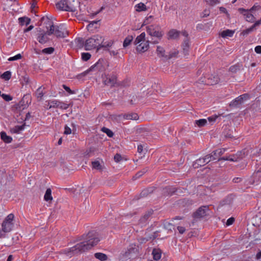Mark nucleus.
<instances>
[{
  "mask_svg": "<svg viewBox=\"0 0 261 261\" xmlns=\"http://www.w3.org/2000/svg\"><path fill=\"white\" fill-rule=\"evenodd\" d=\"M156 54L158 57L164 60H167L168 55L166 54L164 48L161 46H157Z\"/></svg>",
  "mask_w": 261,
  "mask_h": 261,
  "instance_id": "2eb2a0df",
  "label": "nucleus"
},
{
  "mask_svg": "<svg viewBox=\"0 0 261 261\" xmlns=\"http://www.w3.org/2000/svg\"><path fill=\"white\" fill-rule=\"evenodd\" d=\"M21 58H22V56L21 55V54H18L14 57H10V58H9L8 60L9 61H15V60L20 59Z\"/></svg>",
  "mask_w": 261,
  "mask_h": 261,
  "instance_id": "5fc2aeb1",
  "label": "nucleus"
},
{
  "mask_svg": "<svg viewBox=\"0 0 261 261\" xmlns=\"http://www.w3.org/2000/svg\"><path fill=\"white\" fill-rule=\"evenodd\" d=\"M133 39V37L132 36H127L125 38V39L123 41V47H126L127 46H128L130 44V43L132 42Z\"/></svg>",
  "mask_w": 261,
  "mask_h": 261,
  "instance_id": "473e14b6",
  "label": "nucleus"
},
{
  "mask_svg": "<svg viewBox=\"0 0 261 261\" xmlns=\"http://www.w3.org/2000/svg\"><path fill=\"white\" fill-rule=\"evenodd\" d=\"M240 67L239 65L231 66L229 68L230 71L233 73L237 72L238 71L240 70Z\"/></svg>",
  "mask_w": 261,
  "mask_h": 261,
  "instance_id": "09e8293b",
  "label": "nucleus"
},
{
  "mask_svg": "<svg viewBox=\"0 0 261 261\" xmlns=\"http://www.w3.org/2000/svg\"><path fill=\"white\" fill-rule=\"evenodd\" d=\"M1 96L6 101H9L12 99V97L10 95L2 94Z\"/></svg>",
  "mask_w": 261,
  "mask_h": 261,
  "instance_id": "6e6d98bb",
  "label": "nucleus"
},
{
  "mask_svg": "<svg viewBox=\"0 0 261 261\" xmlns=\"http://www.w3.org/2000/svg\"><path fill=\"white\" fill-rule=\"evenodd\" d=\"M123 118L127 120H138L139 119V116L137 113H130L124 114Z\"/></svg>",
  "mask_w": 261,
  "mask_h": 261,
  "instance_id": "393cba45",
  "label": "nucleus"
},
{
  "mask_svg": "<svg viewBox=\"0 0 261 261\" xmlns=\"http://www.w3.org/2000/svg\"><path fill=\"white\" fill-rule=\"evenodd\" d=\"M153 210H150L146 212L144 215L141 217L139 221V224L141 226V227L146 225L149 218L153 214Z\"/></svg>",
  "mask_w": 261,
  "mask_h": 261,
  "instance_id": "f8f14e48",
  "label": "nucleus"
},
{
  "mask_svg": "<svg viewBox=\"0 0 261 261\" xmlns=\"http://www.w3.org/2000/svg\"><path fill=\"white\" fill-rule=\"evenodd\" d=\"M178 54V51L177 50H174L170 51L168 54L167 58V60H169L172 58L176 57Z\"/></svg>",
  "mask_w": 261,
  "mask_h": 261,
  "instance_id": "e433bc0d",
  "label": "nucleus"
},
{
  "mask_svg": "<svg viewBox=\"0 0 261 261\" xmlns=\"http://www.w3.org/2000/svg\"><path fill=\"white\" fill-rule=\"evenodd\" d=\"M218 117H219V116H218V115H214V116L209 117L208 118V120L210 122H215L216 121V119L218 118Z\"/></svg>",
  "mask_w": 261,
  "mask_h": 261,
  "instance_id": "680f3d73",
  "label": "nucleus"
},
{
  "mask_svg": "<svg viewBox=\"0 0 261 261\" xmlns=\"http://www.w3.org/2000/svg\"><path fill=\"white\" fill-rule=\"evenodd\" d=\"M44 199L46 201H51L53 200L51 190L50 188L47 189L44 196Z\"/></svg>",
  "mask_w": 261,
  "mask_h": 261,
  "instance_id": "bb28decb",
  "label": "nucleus"
},
{
  "mask_svg": "<svg viewBox=\"0 0 261 261\" xmlns=\"http://www.w3.org/2000/svg\"><path fill=\"white\" fill-rule=\"evenodd\" d=\"M177 229L180 234L184 233L186 231L185 228L182 226H178Z\"/></svg>",
  "mask_w": 261,
  "mask_h": 261,
  "instance_id": "774afa93",
  "label": "nucleus"
},
{
  "mask_svg": "<svg viewBox=\"0 0 261 261\" xmlns=\"http://www.w3.org/2000/svg\"><path fill=\"white\" fill-rule=\"evenodd\" d=\"M220 81L219 77L217 75H211L207 79V85H215L217 84Z\"/></svg>",
  "mask_w": 261,
  "mask_h": 261,
  "instance_id": "412c9836",
  "label": "nucleus"
},
{
  "mask_svg": "<svg viewBox=\"0 0 261 261\" xmlns=\"http://www.w3.org/2000/svg\"><path fill=\"white\" fill-rule=\"evenodd\" d=\"M234 222V218L233 217H231L229 218L226 222V225L227 226L230 225L233 223Z\"/></svg>",
  "mask_w": 261,
  "mask_h": 261,
  "instance_id": "e2e57ef3",
  "label": "nucleus"
},
{
  "mask_svg": "<svg viewBox=\"0 0 261 261\" xmlns=\"http://www.w3.org/2000/svg\"><path fill=\"white\" fill-rule=\"evenodd\" d=\"M94 256L96 258L98 259L101 261L106 260L108 258L106 254L100 252L95 253Z\"/></svg>",
  "mask_w": 261,
  "mask_h": 261,
  "instance_id": "c756f323",
  "label": "nucleus"
},
{
  "mask_svg": "<svg viewBox=\"0 0 261 261\" xmlns=\"http://www.w3.org/2000/svg\"><path fill=\"white\" fill-rule=\"evenodd\" d=\"M183 54L187 56L189 54L190 48V39H185L181 45Z\"/></svg>",
  "mask_w": 261,
  "mask_h": 261,
  "instance_id": "f3484780",
  "label": "nucleus"
},
{
  "mask_svg": "<svg viewBox=\"0 0 261 261\" xmlns=\"http://www.w3.org/2000/svg\"><path fill=\"white\" fill-rule=\"evenodd\" d=\"M209 208L208 206H202L200 207L195 213L193 216L195 219H200L207 215Z\"/></svg>",
  "mask_w": 261,
  "mask_h": 261,
  "instance_id": "6e6552de",
  "label": "nucleus"
},
{
  "mask_svg": "<svg viewBox=\"0 0 261 261\" xmlns=\"http://www.w3.org/2000/svg\"><path fill=\"white\" fill-rule=\"evenodd\" d=\"M92 168L96 170H101L102 166L98 161H95L92 162Z\"/></svg>",
  "mask_w": 261,
  "mask_h": 261,
  "instance_id": "4c0bfd02",
  "label": "nucleus"
},
{
  "mask_svg": "<svg viewBox=\"0 0 261 261\" xmlns=\"http://www.w3.org/2000/svg\"><path fill=\"white\" fill-rule=\"evenodd\" d=\"M164 228L168 230H172V228H173V225L170 222H166L164 224Z\"/></svg>",
  "mask_w": 261,
  "mask_h": 261,
  "instance_id": "864d4df0",
  "label": "nucleus"
},
{
  "mask_svg": "<svg viewBox=\"0 0 261 261\" xmlns=\"http://www.w3.org/2000/svg\"><path fill=\"white\" fill-rule=\"evenodd\" d=\"M217 153V151L214 150L211 153L208 154L209 158L210 159H211V161H214V160H218V159H220V156Z\"/></svg>",
  "mask_w": 261,
  "mask_h": 261,
  "instance_id": "c9c22d12",
  "label": "nucleus"
},
{
  "mask_svg": "<svg viewBox=\"0 0 261 261\" xmlns=\"http://www.w3.org/2000/svg\"><path fill=\"white\" fill-rule=\"evenodd\" d=\"M114 159L116 162H119L121 160L122 157L120 154L117 153L115 155Z\"/></svg>",
  "mask_w": 261,
  "mask_h": 261,
  "instance_id": "bf43d9fd",
  "label": "nucleus"
},
{
  "mask_svg": "<svg viewBox=\"0 0 261 261\" xmlns=\"http://www.w3.org/2000/svg\"><path fill=\"white\" fill-rule=\"evenodd\" d=\"M146 31L149 35L156 37L159 40H160L164 35V32L160 28L154 27L153 25L148 26Z\"/></svg>",
  "mask_w": 261,
  "mask_h": 261,
  "instance_id": "423d86ee",
  "label": "nucleus"
},
{
  "mask_svg": "<svg viewBox=\"0 0 261 261\" xmlns=\"http://www.w3.org/2000/svg\"><path fill=\"white\" fill-rule=\"evenodd\" d=\"M54 50H55L54 48H53L52 47H47V48H45L43 49L42 50V53L43 54H51L54 53Z\"/></svg>",
  "mask_w": 261,
  "mask_h": 261,
  "instance_id": "37998d69",
  "label": "nucleus"
},
{
  "mask_svg": "<svg viewBox=\"0 0 261 261\" xmlns=\"http://www.w3.org/2000/svg\"><path fill=\"white\" fill-rule=\"evenodd\" d=\"M216 150L217 152V153H218L219 156L220 157V156L221 155H222L224 153V152L225 151V149H224V148H220V149H217Z\"/></svg>",
  "mask_w": 261,
  "mask_h": 261,
  "instance_id": "0e129e2a",
  "label": "nucleus"
},
{
  "mask_svg": "<svg viewBox=\"0 0 261 261\" xmlns=\"http://www.w3.org/2000/svg\"><path fill=\"white\" fill-rule=\"evenodd\" d=\"M64 134L68 135L71 133V130L68 126H66L65 127Z\"/></svg>",
  "mask_w": 261,
  "mask_h": 261,
  "instance_id": "338daca9",
  "label": "nucleus"
},
{
  "mask_svg": "<svg viewBox=\"0 0 261 261\" xmlns=\"http://www.w3.org/2000/svg\"><path fill=\"white\" fill-rule=\"evenodd\" d=\"M63 88L65 89V90L69 94H73L75 93V91L74 90H72L70 89V88L67 86L65 85H62Z\"/></svg>",
  "mask_w": 261,
  "mask_h": 261,
  "instance_id": "603ef678",
  "label": "nucleus"
},
{
  "mask_svg": "<svg viewBox=\"0 0 261 261\" xmlns=\"http://www.w3.org/2000/svg\"><path fill=\"white\" fill-rule=\"evenodd\" d=\"M1 76L2 79H4L5 80L8 81L10 80L11 78V73L9 71H7L3 73Z\"/></svg>",
  "mask_w": 261,
  "mask_h": 261,
  "instance_id": "58836bf2",
  "label": "nucleus"
},
{
  "mask_svg": "<svg viewBox=\"0 0 261 261\" xmlns=\"http://www.w3.org/2000/svg\"><path fill=\"white\" fill-rule=\"evenodd\" d=\"M58 38H65L68 35V32L64 25L56 26L55 34Z\"/></svg>",
  "mask_w": 261,
  "mask_h": 261,
  "instance_id": "9b49d317",
  "label": "nucleus"
},
{
  "mask_svg": "<svg viewBox=\"0 0 261 261\" xmlns=\"http://www.w3.org/2000/svg\"><path fill=\"white\" fill-rule=\"evenodd\" d=\"M103 39L102 37L99 35H96L92 36L91 38L87 39L85 42V49L86 50H90L92 49L97 48L99 49L100 45L102 43Z\"/></svg>",
  "mask_w": 261,
  "mask_h": 261,
  "instance_id": "f03ea898",
  "label": "nucleus"
},
{
  "mask_svg": "<svg viewBox=\"0 0 261 261\" xmlns=\"http://www.w3.org/2000/svg\"><path fill=\"white\" fill-rule=\"evenodd\" d=\"M147 171V169L144 168L143 170L138 172L135 176H134L132 178V179L135 180L137 179L140 178L145 173H146Z\"/></svg>",
  "mask_w": 261,
  "mask_h": 261,
  "instance_id": "2f4dec72",
  "label": "nucleus"
},
{
  "mask_svg": "<svg viewBox=\"0 0 261 261\" xmlns=\"http://www.w3.org/2000/svg\"><path fill=\"white\" fill-rule=\"evenodd\" d=\"M85 41L83 38L79 37L75 39V43L76 46L80 48L85 46Z\"/></svg>",
  "mask_w": 261,
  "mask_h": 261,
  "instance_id": "7c9ffc66",
  "label": "nucleus"
},
{
  "mask_svg": "<svg viewBox=\"0 0 261 261\" xmlns=\"http://www.w3.org/2000/svg\"><path fill=\"white\" fill-rule=\"evenodd\" d=\"M101 130L105 133L109 137H112L114 135V133L112 130L105 127H102Z\"/></svg>",
  "mask_w": 261,
  "mask_h": 261,
  "instance_id": "79ce46f5",
  "label": "nucleus"
},
{
  "mask_svg": "<svg viewBox=\"0 0 261 261\" xmlns=\"http://www.w3.org/2000/svg\"><path fill=\"white\" fill-rule=\"evenodd\" d=\"M180 32L176 30L172 29L169 31L168 33V39H178Z\"/></svg>",
  "mask_w": 261,
  "mask_h": 261,
  "instance_id": "6ab92c4d",
  "label": "nucleus"
},
{
  "mask_svg": "<svg viewBox=\"0 0 261 261\" xmlns=\"http://www.w3.org/2000/svg\"><path fill=\"white\" fill-rule=\"evenodd\" d=\"M176 189L173 187H167L162 190V194L164 196L172 195L176 191Z\"/></svg>",
  "mask_w": 261,
  "mask_h": 261,
  "instance_id": "a211bd4d",
  "label": "nucleus"
},
{
  "mask_svg": "<svg viewBox=\"0 0 261 261\" xmlns=\"http://www.w3.org/2000/svg\"><path fill=\"white\" fill-rule=\"evenodd\" d=\"M238 11L245 16L246 20L249 22H253L255 20V17L250 13L249 10H245L244 8H239Z\"/></svg>",
  "mask_w": 261,
  "mask_h": 261,
  "instance_id": "4468645a",
  "label": "nucleus"
},
{
  "mask_svg": "<svg viewBox=\"0 0 261 261\" xmlns=\"http://www.w3.org/2000/svg\"><path fill=\"white\" fill-rule=\"evenodd\" d=\"M103 61L99 60L96 64L92 66L88 70L86 71L88 73L91 71L95 70L102 71L104 70V67L102 65Z\"/></svg>",
  "mask_w": 261,
  "mask_h": 261,
  "instance_id": "dca6fc26",
  "label": "nucleus"
},
{
  "mask_svg": "<svg viewBox=\"0 0 261 261\" xmlns=\"http://www.w3.org/2000/svg\"><path fill=\"white\" fill-rule=\"evenodd\" d=\"M111 45H112L111 42H109L107 44L105 43H103V42H102L101 43V44L100 45V47L106 48V47L111 46Z\"/></svg>",
  "mask_w": 261,
  "mask_h": 261,
  "instance_id": "69168bd1",
  "label": "nucleus"
},
{
  "mask_svg": "<svg viewBox=\"0 0 261 261\" xmlns=\"http://www.w3.org/2000/svg\"><path fill=\"white\" fill-rule=\"evenodd\" d=\"M25 123L21 125H16L13 128H11V132L15 134H19L21 130L24 129L25 127Z\"/></svg>",
  "mask_w": 261,
  "mask_h": 261,
  "instance_id": "a878e982",
  "label": "nucleus"
},
{
  "mask_svg": "<svg viewBox=\"0 0 261 261\" xmlns=\"http://www.w3.org/2000/svg\"><path fill=\"white\" fill-rule=\"evenodd\" d=\"M42 87H40L38 88L35 93L36 96L38 99V101H40L42 99V97L44 95V93L43 91L41 90Z\"/></svg>",
  "mask_w": 261,
  "mask_h": 261,
  "instance_id": "72a5a7b5",
  "label": "nucleus"
},
{
  "mask_svg": "<svg viewBox=\"0 0 261 261\" xmlns=\"http://www.w3.org/2000/svg\"><path fill=\"white\" fill-rule=\"evenodd\" d=\"M249 150L246 149H243L241 151H238L236 154V156L238 157V160L242 159L248 154Z\"/></svg>",
  "mask_w": 261,
  "mask_h": 261,
  "instance_id": "b1692460",
  "label": "nucleus"
},
{
  "mask_svg": "<svg viewBox=\"0 0 261 261\" xmlns=\"http://www.w3.org/2000/svg\"><path fill=\"white\" fill-rule=\"evenodd\" d=\"M14 216L12 214H9L5 219L2 223V230L4 232H10L13 227V223L12 222Z\"/></svg>",
  "mask_w": 261,
  "mask_h": 261,
  "instance_id": "39448f33",
  "label": "nucleus"
},
{
  "mask_svg": "<svg viewBox=\"0 0 261 261\" xmlns=\"http://www.w3.org/2000/svg\"><path fill=\"white\" fill-rule=\"evenodd\" d=\"M249 95L248 94H244L237 97L232 100L229 104V106L233 108L238 107L244 102L245 101L248 99Z\"/></svg>",
  "mask_w": 261,
  "mask_h": 261,
  "instance_id": "0eeeda50",
  "label": "nucleus"
},
{
  "mask_svg": "<svg viewBox=\"0 0 261 261\" xmlns=\"http://www.w3.org/2000/svg\"><path fill=\"white\" fill-rule=\"evenodd\" d=\"M20 25H23L24 24L28 25L31 22V19L27 17H20L18 19Z\"/></svg>",
  "mask_w": 261,
  "mask_h": 261,
  "instance_id": "cd10ccee",
  "label": "nucleus"
},
{
  "mask_svg": "<svg viewBox=\"0 0 261 261\" xmlns=\"http://www.w3.org/2000/svg\"><path fill=\"white\" fill-rule=\"evenodd\" d=\"M207 4L211 6H214L216 4H219L220 3L219 0H203Z\"/></svg>",
  "mask_w": 261,
  "mask_h": 261,
  "instance_id": "3c124183",
  "label": "nucleus"
},
{
  "mask_svg": "<svg viewBox=\"0 0 261 261\" xmlns=\"http://www.w3.org/2000/svg\"><path fill=\"white\" fill-rule=\"evenodd\" d=\"M253 177L257 181H261V168L254 173Z\"/></svg>",
  "mask_w": 261,
  "mask_h": 261,
  "instance_id": "a19ab883",
  "label": "nucleus"
},
{
  "mask_svg": "<svg viewBox=\"0 0 261 261\" xmlns=\"http://www.w3.org/2000/svg\"><path fill=\"white\" fill-rule=\"evenodd\" d=\"M234 33V31L226 30L221 32V36L223 38L232 37Z\"/></svg>",
  "mask_w": 261,
  "mask_h": 261,
  "instance_id": "c85d7f7f",
  "label": "nucleus"
},
{
  "mask_svg": "<svg viewBox=\"0 0 261 261\" xmlns=\"http://www.w3.org/2000/svg\"><path fill=\"white\" fill-rule=\"evenodd\" d=\"M103 82L105 85L112 87L117 83V77L114 74L105 75L103 77Z\"/></svg>",
  "mask_w": 261,
  "mask_h": 261,
  "instance_id": "1a4fd4ad",
  "label": "nucleus"
},
{
  "mask_svg": "<svg viewBox=\"0 0 261 261\" xmlns=\"http://www.w3.org/2000/svg\"><path fill=\"white\" fill-rule=\"evenodd\" d=\"M162 251L160 249H153L152 252L153 257L154 260H158L161 258Z\"/></svg>",
  "mask_w": 261,
  "mask_h": 261,
  "instance_id": "5701e85b",
  "label": "nucleus"
},
{
  "mask_svg": "<svg viewBox=\"0 0 261 261\" xmlns=\"http://www.w3.org/2000/svg\"><path fill=\"white\" fill-rule=\"evenodd\" d=\"M1 139L6 143H11L12 141V138L9 136H8L6 133L4 132H2L1 133Z\"/></svg>",
  "mask_w": 261,
  "mask_h": 261,
  "instance_id": "4be33fe9",
  "label": "nucleus"
},
{
  "mask_svg": "<svg viewBox=\"0 0 261 261\" xmlns=\"http://www.w3.org/2000/svg\"><path fill=\"white\" fill-rule=\"evenodd\" d=\"M145 33H142L135 40L134 43L137 45L136 49L138 52L144 53L148 49L149 41L145 40Z\"/></svg>",
  "mask_w": 261,
  "mask_h": 261,
  "instance_id": "7ed1b4c3",
  "label": "nucleus"
},
{
  "mask_svg": "<svg viewBox=\"0 0 261 261\" xmlns=\"http://www.w3.org/2000/svg\"><path fill=\"white\" fill-rule=\"evenodd\" d=\"M60 101L58 100H53L50 101L48 103L50 104L49 106V109L51 108H57L58 107V105L59 104Z\"/></svg>",
  "mask_w": 261,
  "mask_h": 261,
  "instance_id": "a18cd8bd",
  "label": "nucleus"
},
{
  "mask_svg": "<svg viewBox=\"0 0 261 261\" xmlns=\"http://www.w3.org/2000/svg\"><path fill=\"white\" fill-rule=\"evenodd\" d=\"M56 26L54 25L53 24H52L50 26V29L48 31H47L45 33L47 35H51L53 34H55V30H56Z\"/></svg>",
  "mask_w": 261,
  "mask_h": 261,
  "instance_id": "c03bdc74",
  "label": "nucleus"
},
{
  "mask_svg": "<svg viewBox=\"0 0 261 261\" xmlns=\"http://www.w3.org/2000/svg\"><path fill=\"white\" fill-rule=\"evenodd\" d=\"M82 238L84 241L71 247L68 253L75 254L85 252L97 245L100 241L98 234L94 231H89L87 234L83 235Z\"/></svg>",
  "mask_w": 261,
  "mask_h": 261,
  "instance_id": "f257e3e1",
  "label": "nucleus"
},
{
  "mask_svg": "<svg viewBox=\"0 0 261 261\" xmlns=\"http://www.w3.org/2000/svg\"><path fill=\"white\" fill-rule=\"evenodd\" d=\"M99 20L98 21H91L88 25H87V29L88 30H91V28L94 25H97L98 22Z\"/></svg>",
  "mask_w": 261,
  "mask_h": 261,
  "instance_id": "13d9d810",
  "label": "nucleus"
},
{
  "mask_svg": "<svg viewBox=\"0 0 261 261\" xmlns=\"http://www.w3.org/2000/svg\"><path fill=\"white\" fill-rule=\"evenodd\" d=\"M38 32L39 33L38 34L37 39L38 42L41 44H44L46 43L49 40L48 38L46 36V35H47L46 33L41 29H39Z\"/></svg>",
  "mask_w": 261,
  "mask_h": 261,
  "instance_id": "ddd939ff",
  "label": "nucleus"
},
{
  "mask_svg": "<svg viewBox=\"0 0 261 261\" xmlns=\"http://www.w3.org/2000/svg\"><path fill=\"white\" fill-rule=\"evenodd\" d=\"M135 7L136 8V11L138 12L145 11L146 10V6L142 3H140L139 4H137L136 5Z\"/></svg>",
  "mask_w": 261,
  "mask_h": 261,
  "instance_id": "f704fd0d",
  "label": "nucleus"
},
{
  "mask_svg": "<svg viewBox=\"0 0 261 261\" xmlns=\"http://www.w3.org/2000/svg\"><path fill=\"white\" fill-rule=\"evenodd\" d=\"M207 123V120L205 119H201L195 121V124L199 127L204 126Z\"/></svg>",
  "mask_w": 261,
  "mask_h": 261,
  "instance_id": "ea45409f",
  "label": "nucleus"
},
{
  "mask_svg": "<svg viewBox=\"0 0 261 261\" xmlns=\"http://www.w3.org/2000/svg\"><path fill=\"white\" fill-rule=\"evenodd\" d=\"M56 7L58 9L61 11L73 12L76 10V6L66 0L60 1L57 3Z\"/></svg>",
  "mask_w": 261,
  "mask_h": 261,
  "instance_id": "20e7f679",
  "label": "nucleus"
},
{
  "mask_svg": "<svg viewBox=\"0 0 261 261\" xmlns=\"http://www.w3.org/2000/svg\"><path fill=\"white\" fill-rule=\"evenodd\" d=\"M91 55L88 53H84L82 54V59L85 61H87L91 58Z\"/></svg>",
  "mask_w": 261,
  "mask_h": 261,
  "instance_id": "de8ad7c7",
  "label": "nucleus"
},
{
  "mask_svg": "<svg viewBox=\"0 0 261 261\" xmlns=\"http://www.w3.org/2000/svg\"><path fill=\"white\" fill-rule=\"evenodd\" d=\"M211 161H212L211 159L209 158V155L207 154L203 158L196 160L194 162L193 166L194 168H198L200 167L203 166Z\"/></svg>",
  "mask_w": 261,
  "mask_h": 261,
  "instance_id": "9d476101",
  "label": "nucleus"
},
{
  "mask_svg": "<svg viewBox=\"0 0 261 261\" xmlns=\"http://www.w3.org/2000/svg\"><path fill=\"white\" fill-rule=\"evenodd\" d=\"M255 28H254V27L253 25H252L251 27H250L249 28L247 29H246L245 30H244L242 32V34L243 35H246L248 34H249L250 33H251V32L253 31L254 30Z\"/></svg>",
  "mask_w": 261,
  "mask_h": 261,
  "instance_id": "49530a36",
  "label": "nucleus"
},
{
  "mask_svg": "<svg viewBox=\"0 0 261 261\" xmlns=\"http://www.w3.org/2000/svg\"><path fill=\"white\" fill-rule=\"evenodd\" d=\"M155 188L154 187H149L146 189H144L142 191V192L140 194V197H146L149 194H151L153 192Z\"/></svg>",
  "mask_w": 261,
  "mask_h": 261,
  "instance_id": "aec40b11",
  "label": "nucleus"
},
{
  "mask_svg": "<svg viewBox=\"0 0 261 261\" xmlns=\"http://www.w3.org/2000/svg\"><path fill=\"white\" fill-rule=\"evenodd\" d=\"M152 18H153V17L151 15L146 17L143 22V25H146V24H148L149 23H150V22L152 20Z\"/></svg>",
  "mask_w": 261,
  "mask_h": 261,
  "instance_id": "4d7b16f0",
  "label": "nucleus"
},
{
  "mask_svg": "<svg viewBox=\"0 0 261 261\" xmlns=\"http://www.w3.org/2000/svg\"><path fill=\"white\" fill-rule=\"evenodd\" d=\"M69 107V105L63 102L60 101L59 104L58 105V108L61 109L66 110Z\"/></svg>",
  "mask_w": 261,
  "mask_h": 261,
  "instance_id": "8fccbe9b",
  "label": "nucleus"
},
{
  "mask_svg": "<svg viewBox=\"0 0 261 261\" xmlns=\"http://www.w3.org/2000/svg\"><path fill=\"white\" fill-rule=\"evenodd\" d=\"M229 161L232 162H236L238 161V157L236 154H232L229 156Z\"/></svg>",
  "mask_w": 261,
  "mask_h": 261,
  "instance_id": "052dcab7",
  "label": "nucleus"
}]
</instances>
